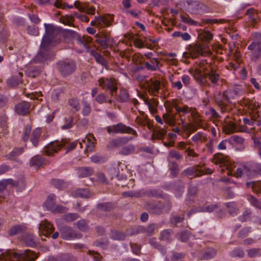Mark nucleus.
Listing matches in <instances>:
<instances>
[{"label": "nucleus", "instance_id": "obj_39", "mask_svg": "<svg viewBox=\"0 0 261 261\" xmlns=\"http://www.w3.org/2000/svg\"><path fill=\"white\" fill-rule=\"evenodd\" d=\"M73 117L68 116L63 119L64 124L61 126L62 129L65 130L71 128L73 125Z\"/></svg>", "mask_w": 261, "mask_h": 261}, {"label": "nucleus", "instance_id": "obj_52", "mask_svg": "<svg viewBox=\"0 0 261 261\" xmlns=\"http://www.w3.org/2000/svg\"><path fill=\"white\" fill-rule=\"evenodd\" d=\"M248 200L251 205L256 208L261 210V201L253 195H250Z\"/></svg>", "mask_w": 261, "mask_h": 261}, {"label": "nucleus", "instance_id": "obj_4", "mask_svg": "<svg viewBox=\"0 0 261 261\" xmlns=\"http://www.w3.org/2000/svg\"><path fill=\"white\" fill-rule=\"evenodd\" d=\"M56 68L63 78L72 74L76 69V64L72 60H61L56 63Z\"/></svg>", "mask_w": 261, "mask_h": 261}, {"label": "nucleus", "instance_id": "obj_30", "mask_svg": "<svg viewBox=\"0 0 261 261\" xmlns=\"http://www.w3.org/2000/svg\"><path fill=\"white\" fill-rule=\"evenodd\" d=\"M136 147L133 144L123 146L119 150V153L122 155H128L135 152Z\"/></svg>", "mask_w": 261, "mask_h": 261}, {"label": "nucleus", "instance_id": "obj_50", "mask_svg": "<svg viewBox=\"0 0 261 261\" xmlns=\"http://www.w3.org/2000/svg\"><path fill=\"white\" fill-rule=\"evenodd\" d=\"M229 255L232 257L243 258L245 252L242 248H236L230 252Z\"/></svg>", "mask_w": 261, "mask_h": 261}, {"label": "nucleus", "instance_id": "obj_43", "mask_svg": "<svg viewBox=\"0 0 261 261\" xmlns=\"http://www.w3.org/2000/svg\"><path fill=\"white\" fill-rule=\"evenodd\" d=\"M181 158L182 155L179 152L174 149H172L169 151L167 160L168 162L169 163L170 162H173L171 160L172 159H174L177 161H179Z\"/></svg>", "mask_w": 261, "mask_h": 261}, {"label": "nucleus", "instance_id": "obj_34", "mask_svg": "<svg viewBox=\"0 0 261 261\" xmlns=\"http://www.w3.org/2000/svg\"><path fill=\"white\" fill-rule=\"evenodd\" d=\"M143 194L148 197L158 198L162 196V191L159 189H149L143 191Z\"/></svg>", "mask_w": 261, "mask_h": 261}, {"label": "nucleus", "instance_id": "obj_51", "mask_svg": "<svg viewBox=\"0 0 261 261\" xmlns=\"http://www.w3.org/2000/svg\"><path fill=\"white\" fill-rule=\"evenodd\" d=\"M97 208L99 211L110 212L113 209V206L110 202H105L97 204Z\"/></svg>", "mask_w": 261, "mask_h": 261}, {"label": "nucleus", "instance_id": "obj_25", "mask_svg": "<svg viewBox=\"0 0 261 261\" xmlns=\"http://www.w3.org/2000/svg\"><path fill=\"white\" fill-rule=\"evenodd\" d=\"M245 186L246 188L251 189L252 191L256 194H261V182L251 181L246 182Z\"/></svg>", "mask_w": 261, "mask_h": 261}, {"label": "nucleus", "instance_id": "obj_19", "mask_svg": "<svg viewBox=\"0 0 261 261\" xmlns=\"http://www.w3.org/2000/svg\"><path fill=\"white\" fill-rule=\"evenodd\" d=\"M114 15L112 14H107L104 16L96 17L95 19H97L98 25L99 27H109L110 23L113 20Z\"/></svg>", "mask_w": 261, "mask_h": 261}, {"label": "nucleus", "instance_id": "obj_37", "mask_svg": "<svg viewBox=\"0 0 261 261\" xmlns=\"http://www.w3.org/2000/svg\"><path fill=\"white\" fill-rule=\"evenodd\" d=\"M91 55L95 58L96 62L102 66L107 65V61L106 59L99 53L95 50L91 51Z\"/></svg>", "mask_w": 261, "mask_h": 261}, {"label": "nucleus", "instance_id": "obj_31", "mask_svg": "<svg viewBox=\"0 0 261 261\" xmlns=\"http://www.w3.org/2000/svg\"><path fill=\"white\" fill-rule=\"evenodd\" d=\"M4 181L7 185V186L9 185H11L12 187H17L21 185V187L22 189H24L25 187V183L24 179L22 178L19 180L16 181L12 178H8L4 179Z\"/></svg>", "mask_w": 261, "mask_h": 261}, {"label": "nucleus", "instance_id": "obj_9", "mask_svg": "<svg viewBox=\"0 0 261 261\" xmlns=\"http://www.w3.org/2000/svg\"><path fill=\"white\" fill-rule=\"evenodd\" d=\"M68 142L66 140L62 139L61 141H55L49 143L46 147L45 152L48 155H51L58 152Z\"/></svg>", "mask_w": 261, "mask_h": 261}, {"label": "nucleus", "instance_id": "obj_64", "mask_svg": "<svg viewBox=\"0 0 261 261\" xmlns=\"http://www.w3.org/2000/svg\"><path fill=\"white\" fill-rule=\"evenodd\" d=\"M251 231L250 227H244L238 233V237L239 238H244L247 237L249 233Z\"/></svg>", "mask_w": 261, "mask_h": 261}, {"label": "nucleus", "instance_id": "obj_29", "mask_svg": "<svg viewBox=\"0 0 261 261\" xmlns=\"http://www.w3.org/2000/svg\"><path fill=\"white\" fill-rule=\"evenodd\" d=\"M22 73L19 72L17 75L12 77L8 80L7 83L8 85L12 87L17 86L19 84L22 83Z\"/></svg>", "mask_w": 261, "mask_h": 261}, {"label": "nucleus", "instance_id": "obj_28", "mask_svg": "<svg viewBox=\"0 0 261 261\" xmlns=\"http://www.w3.org/2000/svg\"><path fill=\"white\" fill-rule=\"evenodd\" d=\"M188 4L190 9L194 13H199L205 7V6L202 3L197 1H191Z\"/></svg>", "mask_w": 261, "mask_h": 261}, {"label": "nucleus", "instance_id": "obj_61", "mask_svg": "<svg viewBox=\"0 0 261 261\" xmlns=\"http://www.w3.org/2000/svg\"><path fill=\"white\" fill-rule=\"evenodd\" d=\"M108 99V96L105 93L99 94L95 98V100L99 104L107 102Z\"/></svg>", "mask_w": 261, "mask_h": 261}, {"label": "nucleus", "instance_id": "obj_60", "mask_svg": "<svg viewBox=\"0 0 261 261\" xmlns=\"http://www.w3.org/2000/svg\"><path fill=\"white\" fill-rule=\"evenodd\" d=\"M76 41L77 44L80 46H83L86 49L89 48L88 41L86 40L84 37H82L80 36H77L76 37Z\"/></svg>", "mask_w": 261, "mask_h": 261}, {"label": "nucleus", "instance_id": "obj_47", "mask_svg": "<svg viewBox=\"0 0 261 261\" xmlns=\"http://www.w3.org/2000/svg\"><path fill=\"white\" fill-rule=\"evenodd\" d=\"M83 108L82 110V114L84 116H88L91 112V106L89 102L86 100L82 101Z\"/></svg>", "mask_w": 261, "mask_h": 261}, {"label": "nucleus", "instance_id": "obj_63", "mask_svg": "<svg viewBox=\"0 0 261 261\" xmlns=\"http://www.w3.org/2000/svg\"><path fill=\"white\" fill-rule=\"evenodd\" d=\"M185 215L182 214L181 216H178L173 213L170 217V222L172 223L176 224L181 222L184 219Z\"/></svg>", "mask_w": 261, "mask_h": 261}, {"label": "nucleus", "instance_id": "obj_35", "mask_svg": "<svg viewBox=\"0 0 261 261\" xmlns=\"http://www.w3.org/2000/svg\"><path fill=\"white\" fill-rule=\"evenodd\" d=\"M68 105L71 108L73 113L79 111L81 109L79 100L76 97L69 98L68 100Z\"/></svg>", "mask_w": 261, "mask_h": 261}, {"label": "nucleus", "instance_id": "obj_32", "mask_svg": "<svg viewBox=\"0 0 261 261\" xmlns=\"http://www.w3.org/2000/svg\"><path fill=\"white\" fill-rule=\"evenodd\" d=\"M56 196L54 194H49L47 198L46 201L44 205L46 209L50 212L52 211L54 207L55 206V200Z\"/></svg>", "mask_w": 261, "mask_h": 261}, {"label": "nucleus", "instance_id": "obj_6", "mask_svg": "<svg viewBox=\"0 0 261 261\" xmlns=\"http://www.w3.org/2000/svg\"><path fill=\"white\" fill-rule=\"evenodd\" d=\"M247 48L251 51V60L254 62L258 61L261 57V33L254 34L253 40Z\"/></svg>", "mask_w": 261, "mask_h": 261}, {"label": "nucleus", "instance_id": "obj_45", "mask_svg": "<svg viewBox=\"0 0 261 261\" xmlns=\"http://www.w3.org/2000/svg\"><path fill=\"white\" fill-rule=\"evenodd\" d=\"M225 204L228 208V213L230 215L234 216L238 214V209L234 202H227Z\"/></svg>", "mask_w": 261, "mask_h": 261}, {"label": "nucleus", "instance_id": "obj_23", "mask_svg": "<svg viewBox=\"0 0 261 261\" xmlns=\"http://www.w3.org/2000/svg\"><path fill=\"white\" fill-rule=\"evenodd\" d=\"M41 72V68L37 66H31L28 67L25 70L27 76L35 78L38 76Z\"/></svg>", "mask_w": 261, "mask_h": 261}, {"label": "nucleus", "instance_id": "obj_27", "mask_svg": "<svg viewBox=\"0 0 261 261\" xmlns=\"http://www.w3.org/2000/svg\"><path fill=\"white\" fill-rule=\"evenodd\" d=\"M41 134V129L40 128H36L33 131L30 138V141L34 147H37L38 145Z\"/></svg>", "mask_w": 261, "mask_h": 261}, {"label": "nucleus", "instance_id": "obj_42", "mask_svg": "<svg viewBox=\"0 0 261 261\" xmlns=\"http://www.w3.org/2000/svg\"><path fill=\"white\" fill-rule=\"evenodd\" d=\"M111 238L115 240H124L125 238L126 235L124 232L121 231L112 230L110 234Z\"/></svg>", "mask_w": 261, "mask_h": 261}, {"label": "nucleus", "instance_id": "obj_40", "mask_svg": "<svg viewBox=\"0 0 261 261\" xmlns=\"http://www.w3.org/2000/svg\"><path fill=\"white\" fill-rule=\"evenodd\" d=\"M168 167L170 174L173 177H177L179 171L178 164L175 162H170L168 163Z\"/></svg>", "mask_w": 261, "mask_h": 261}, {"label": "nucleus", "instance_id": "obj_54", "mask_svg": "<svg viewBox=\"0 0 261 261\" xmlns=\"http://www.w3.org/2000/svg\"><path fill=\"white\" fill-rule=\"evenodd\" d=\"M23 151V149L22 147L15 148L10 153V154H8L7 156L8 159L12 160L15 157L20 155Z\"/></svg>", "mask_w": 261, "mask_h": 261}, {"label": "nucleus", "instance_id": "obj_62", "mask_svg": "<svg viewBox=\"0 0 261 261\" xmlns=\"http://www.w3.org/2000/svg\"><path fill=\"white\" fill-rule=\"evenodd\" d=\"M91 161L95 164H102L105 162V158L101 155L94 154L90 158Z\"/></svg>", "mask_w": 261, "mask_h": 261}, {"label": "nucleus", "instance_id": "obj_15", "mask_svg": "<svg viewBox=\"0 0 261 261\" xmlns=\"http://www.w3.org/2000/svg\"><path fill=\"white\" fill-rule=\"evenodd\" d=\"M211 162L215 165H219L220 167L227 166L229 164V159L227 156L221 153H217L213 155Z\"/></svg>", "mask_w": 261, "mask_h": 261}, {"label": "nucleus", "instance_id": "obj_2", "mask_svg": "<svg viewBox=\"0 0 261 261\" xmlns=\"http://www.w3.org/2000/svg\"><path fill=\"white\" fill-rule=\"evenodd\" d=\"M192 75L196 83L201 87H210L211 84L213 86H217L220 79L219 73L213 69L208 72L202 73L201 69L196 68Z\"/></svg>", "mask_w": 261, "mask_h": 261}, {"label": "nucleus", "instance_id": "obj_17", "mask_svg": "<svg viewBox=\"0 0 261 261\" xmlns=\"http://www.w3.org/2000/svg\"><path fill=\"white\" fill-rule=\"evenodd\" d=\"M31 104L27 101H21L15 107V111L19 115H26L29 113Z\"/></svg>", "mask_w": 261, "mask_h": 261}, {"label": "nucleus", "instance_id": "obj_8", "mask_svg": "<svg viewBox=\"0 0 261 261\" xmlns=\"http://www.w3.org/2000/svg\"><path fill=\"white\" fill-rule=\"evenodd\" d=\"M107 130L109 134H111L113 132L115 134H131L136 137L138 136V134L135 129L122 123H119L117 124L109 126L107 127Z\"/></svg>", "mask_w": 261, "mask_h": 261}, {"label": "nucleus", "instance_id": "obj_20", "mask_svg": "<svg viewBox=\"0 0 261 261\" xmlns=\"http://www.w3.org/2000/svg\"><path fill=\"white\" fill-rule=\"evenodd\" d=\"M48 261H76V259L69 253H61L56 256H49Z\"/></svg>", "mask_w": 261, "mask_h": 261}, {"label": "nucleus", "instance_id": "obj_53", "mask_svg": "<svg viewBox=\"0 0 261 261\" xmlns=\"http://www.w3.org/2000/svg\"><path fill=\"white\" fill-rule=\"evenodd\" d=\"M167 130L165 128H160L159 130H156L155 133H153L152 135L151 139L152 140L154 139H162L164 136L166 134Z\"/></svg>", "mask_w": 261, "mask_h": 261}, {"label": "nucleus", "instance_id": "obj_46", "mask_svg": "<svg viewBox=\"0 0 261 261\" xmlns=\"http://www.w3.org/2000/svg\"><path fill=\"white\" fill-rule=\"evenodd\" d=\"M24 229V227L20 225H16L12 227L8 231V233L10 236H13L16 235L21 232Z\"/></svg>", "mask_w": 261, "mask_h": 261}, {"label": "nucleus", "instance_id": "obj_33", "mask_svg": "<svg viewBox=\"0 0 261 261\" xmlns=\"http://www.w3.org/2000/svg\"><path fill=\"white\" fill-rule=\"evenodd\" d=\"M39 228L40 230H42L45 231L48 234L51 233L55 230L53 225L46 220L42 221L40 224Z\"/></svg>", "mask_w": 261, "mask_h": 261}, {"label": "nucleus", "instance_id": "obj_41", "mask_svg": "<svg viewBox=\"0 0 261 261\" xmlns=\"http://www.w3.org/2000/svg\"><path fill=\"white\" fill-rule=\"evenodd\" d=\"M93 169L91 167H81L78 169V175L80 177H86L92 174Z\"/></svg>", "mask_w": 261, "mask_h": 261}, {"label": "nucleus", "instance_id": "obj_36", "mask_svg": "<svg viewBox=\"0 0 261 261\" xmlns=\"http://www.w3.org/2000/svg\"><path fill=\"white\" fill-rule=\"evenodd\" d=\"M176 114H163L164 121L170 126H174L176 123Z\"/></svg>", "mask_w": 261, "mask_h": 261}, {"label": "nucleus", "instance_id": "obj_11", "mask_svg": "<svg viewBox=\"0 0 261 261\" xmlns=\"http://www.w3.org/2000/svg\"><path fill=\"white\" fill-rule=\"evenodd\" d=\"M61 237L66 240H71L76 238V234L70 226H63L59 228Z\"/></svg>", "mask_w": 261, "mask_h": 261}, {"label": "nucleus", "instance_id": "obj_3", "mask_svg": "<svg viewBox=\"0 0 261 261\" xmlns=\"http://www.w3.org/2000/svg\"><path fill=\"white\" fill-rule=\"evenodd\" d=\"M37 257L36 253L29 249L18 252L7 250L0 254V261H35Z\"/></svg>", "mask_w": 261, "mask_h": 261}, {"label": "nucleus", "instance_id": "obj_49", "mask_svg": "<svg viewBox=\"0 0 261 261\" xmlns=\"http://www.w3.org/2000/svg\"><path fill=\"white\" fill-rule=\"evenodd\" d=\"M252 211L250 208H246L243 212L242 215L238 217V219L242 222H244L248 221L250 219V216Z\"/></svg>", "mask_w": 261, "mask_h": 261}, {"label": "nucleus", "instance_id": "obj_21", "mask_svg": "<svg viewBox=\"0 0 261 261\" xmlns=\"http://www.w3.org/2000/svg\"><path fill=\"white\" fill-rule=\"evenodd\" d=\"M160 61L159 58L150 59L144 62V67L148 70L154 71L159 68Z\"/></svg>", "mask_w": 261, "mask_h": 261}, {"label": "nucleus", "instance_id": "obj_59", "mask_svg": "<svg viewBox=\"0 0 261 261\" xmlns=\"http://www.w3.org/2000/svg\"><path fill=\"white\" fill-rule=\"evenodd\" d=\"M181 21L184 23H187L191 25L197 26L198 24V22L194 20L188 16H185L184 15H180Z\"/></svg>", "mask_w": 261, "mask_h": 261}, {"label": "nucleus", "instance_id": "obj_56", "mask_svg": "<svg viewBox=\"0 0 261 261\" xmlns=\"http://www.w3.org/2000/svg\"><path fill=\"white\" fill-rule=\"evenodd\" d=\"M79 218V215L77 213H68L63 216L64 220L67 222H71Z\"/></svg>", "mask_w": 261, "mask_h": 261}, {"label": "nucleus", "instance_id": "obj_38", "mask_svg": "<svg viewBox=\"0 0 261 261\" xmlns=\"http://www.w3.org/2000/svg\"><path fill=\"white\" fill-rule=\"evenodd\" d=\"M74 197L87 198L89 197L90 193L87 189H78L72 192Z\"/></svg>", "mask_w": 261, "mask_h": 261}, {"label": "nucleus", "instance_id": "obj_57", "mask_svg": "<svg viewBox=\"0 0 261 261\" xmlns=\"http://www.w3.org/2000/svg\"><path fill=\"white\" fill-rule=\"evenodd\" d=\"M77 227L81 231H85L89 228L88 222L84 219L78 221L76 223Z\"/></svg>", "mask_w": 261, "mask_h": 261}, {"label": "nucleus", "instance_id": "obj_18", "mask_svg": "<svg viewBox=\"0 0 261 261\" xmlns=\"http://www.w3.org/2000/svg\"><path fill=\"white\" fill-rule=\"evenodd\" d=\"M97 42L102 48H108L113 43V39L109 35L106 34L101 35L96 40Z\"/></svg>", "mask_w": 261, "mask_h": 261}, {"label": "nucleus", "instance_id": "obj_13", "mask_svg": "<svg viewBox=\"0 0 261 261\" xmlns=\"http://www.w3.org/2000/svg\"><path fill=\"white\" fill-rule=\"evenodd\" d=\"M203 47L200 44H195L190 46L189 53H184V56L187 58L195 59L199 55H202Z\"/></svg>", "mask_w": 261, "mask_h": 261}, {"label": "nucleus", "instance_id": "obj_10", "mask_svg": "<svg viewBox=\"0 0 261 261\" xmlns=\"http://www.w3.org/2000/svg\"><path fill=\"white\" fill-rule=\"evenodd\" d=\"M202 166L200 165H196L190 167L185 169L182 172V176H193L195 177H200L204 175V171L201 169Z\"/></svg>", "mask_w": 261, "mask_h": 261}, {"label": "nucleus", "instance_id": "obj_48", "mask_svg": "<svg viewBox=\"0 0 261 261\" xmlns=\"http://www.w3.org/2000/svg\"><path fill=\"white\" fill-rule=\"evenodd\" d=\"M184 183L181 180H179L174 186V189L176 192V196H180L184 191Z\"/></svg>", "mask_w": 261, "mask_h": 261}, {"label": "nucleus", "instance_id": "obj_5", "mask_svg": "<svg viewBox=\"0 0 261 261\" xmlns=\"http://www.w3.org/2000/svg\"><path fill=\"white\" fill-rule=\"evenodd\" d=\"M144 207L150 214L160 215L163 213H168L171 206L169 203H162L161 202L151 201L145 202Z\"/></svg>", "mask_w": 261, "mask_h": 261}, {"label": "nucleus", "instance_id": "obj_44", "mask_svg": "<svg viewBox=\"0 0 261 261\" xmlns=\"http://www.w3.org/2000/svg\"><path fill=\"white\" fill-rule=\"evenodd\" d=\"M247 255L250 258H254L261 256V249L253 248L247 250Z\"/></svg>", "mask_w": 261, "mask_h": 261}, {"label": "nucleus", "instance_id": "obj_55", "mask_svg": "<svg viewBox=\"0 0 261 261\" xmlns=\"http://www.w3.org/2000/svg\"><path fill=\"white\" fill-rule=\"evenodd\" d=\"M50 182L55 188L59 190L63 189L66 186L64 181L59 179H53Z\"/></svg>", "mask_w": 261, "mask_h": 261}, {"label": "nucleus", "instance_id": "obj_22", "mask_svg": "<svg viewBox=\"0 0 261 261\" xmlns=\"http://www.w3.org/2000/svg\"><path fill=\"white\" fill-rule=\"evenodd\" d=\"M116 99L118 101L121 103L129 101L130 99L128 91L124 88H120L119 94L117 96Z\"/></svg>", "mask_w": 261, "mask_h": 261}, {"label": "nucleus", "instance_id": "obj_1", "mask_svg": "<svg viewBox=\"0 0 261 261\" xmlns=\"http://www.w3.org/2000/svg\"><path fill=\"white\" fill-rule=\"evenodd\" d=\"M44 25L45 35L42 38L39 50L35 58V62L41 64H44L48 60H53L54 57L50 46L54 29L51 26L47 28V24H44Z\"/></svg>", "mask_w": 261, "mask_h": 261}, {"label": "nucleus", "instance_id": "obj_58", "mask_svg": "<svg viewBox=\"0 0 261 261\" xmlns=\"http://www.w3.org/2000/svg\"><path fill=\"white\" fill-rule=\"evenodd\" d=\"M216 250L214 248H208L205 251L203 254V258L206 259H209L213 258L216 255Z\"/></svg>", "mask_w": 261, "mask_h": 261}, {"label": "nucleus", "instance_id": "obj_12", "mask_svg": "<svg viewBox=\"0 0 261 261\" xmlns=\"http://www.w3.org/2000/svg\"><path fill=\"white\" fill-rule=\"evenodd\" d=\"M133 139L132 137H120L113 139L110 141L107 145L109 148H118L126 144L130 140Z\"/></svg>", "mask_w": 261, "mask_h": 261}, {"label": "nucleus", "instance_id": "obj_7", "mask_svg": "<svg viewBox=\"0 0 261 261\" xmlns=\"http://www.w3.org/2000/svg\"><path fill=\"white\" fill-rule=\"evenodd\" d=\"M98 85L104 90H110L112 96L116 93L118 90L116 80L115 78L102 77L98 80Z\"/></svg>", "mask_w": 261, "mask_h": 261}, {"label": "nucleus", "instance_id": "obj_26", "mask_svg": "<svg viewBox=\"0 0 261 261\" xmlns=\"http://www.w3.org/2000/svg\"><path fill=\"white\" fill-rule=\"evenodd\" d=\"M22 241L25 245L29 247H34L37 244V240L32 234H25L22 237Z\"/></svg>", "mask_w": 261, "mask_h": 261}, {"label": "nucleus", "instance_id": "obj_16", "mask_svg": "<svg viewBox=\"0 0 261 261\" xmlns=\"http://www.w3.org/2000/svg\"><path fill=\"white\" fill-rule=\"evenodd\" d=\"M172 106L176 111V115H178V117L180 118L181 122L184 123V120L182 117L183 115L188 114L191 112V108H190V107H188L187 105L179 106L175 102V101L172 102Z\"/></svg>", "mask_w": 261, "mask_h": 261}, {"label": "nucleus", "instance_id": "obj_14", "mask_svg": "<svg viewBox=\"0 0 261 261\" xmlns=\"http://www.w3.org/2000/svg\"><path fill=\"white\" fill-rule=\"evenodd\" d=\"M247 16L248 22L252 26H254L259 21V16L257 11L253 8L247 9L245 12Z\"/></svg>", "mask_w": 261, "mask_h": 261}, {"label": "nucleus", "instance_id": "obj_24", "mask_svg": "<svg viewBox=\"0 0 261 261\" xmlns=\"http://www.w3.org/2000/svg\"><path fill=\"white\" fill-rule=\"evenodd\" d=\"M44 163V159L40 155H37L30 160V165L31 166L34 167L36 169H39Z\"/></svg>", "mask_w": 261, "mask_h": 261}]
</instances>
